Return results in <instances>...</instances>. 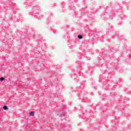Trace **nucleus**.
<instances>
[{"label":"nucleus","instance_id":"obj_2","mask_svg":"<svg viewBox=\"0 0 131 131\" xmlns=\"http://www.w3.org/2000/svg\"><path fill=\"white\" fill-rule=\"evenodd\" d=\"M3 109L4 110H8V106H7V105H4V107H3Z\"/></svg>","mask_w":131,"mask_h":131},{"label":"nucleus","instance_id":"obj_5","mask_svg":"<svg viewBox=\"0 0 131 131\" xmlns=\"http://www.w3.org/2000/svg\"><path fill=\"white\" fill-rule=\"evenodd\" d=\"M61 116H64V115H60Z\"/></svg>","mask_w":131,"mask_h":131},{"label":"nucleus","instance_id":"obj_1","mask_svg":"<svg viewBox=\"0 0 131 131\" xmlns=\"http://www.w3.org/2000/svg\"><path fill=\"white\" fill-rule=\"evenodd\" d=\"M30 116H34V112H31L29 114Z\"/></svg>","mask_w":131,"mask_h":131},{"label":"nucleus","instance_id":"obj_4","mask_svg":"<svg viewBox=\"0 0 131 131\" xmlns=\"http://www.w3.org/2000/svg\"><path fill=\"white\" fill-rule=\"evenodd\" d=\"M0 80L1 81H4V80H5V78L4 77L0 78Z\"/></svg>","mask_w":131,"mask_h":131},{"label":"nucleus","instance_id":"obj_3","mask_svg":"<svg viewBox=\"0 0 131 131\" xmlns=\"http://www.w3.org/2000/svg\"><path fill=\"white\" fill-rule=\"evenodd\" d=\"M78 38H79V39H81V38H82V36L81 35H78Z\"/></svg>","mask_w":131,"mask_h":131}]
</instances>
